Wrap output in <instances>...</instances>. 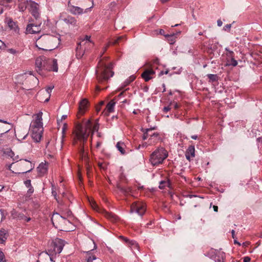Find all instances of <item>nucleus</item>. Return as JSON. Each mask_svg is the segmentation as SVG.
Instances as JSON below:
<instances>
[{"label": "nucleus", "instance_id": "0eeeda50", "mask_svg": "<svg viewBox=\"0 0 262 262\" xmlns=\"http://www.w3.org/2000/svg\"><path fill=\"white\" fill-rule=\"evenodd\" d=\"M64 246V241L60 238H56L48 246V253L51 255L60 253Z\"/></svg>", "mask_w": 262, "mask_h": 262}, {"label": "nucleus", "instance_id": "423d86ee", "mask_svg": "<svg viewBox=\"0 0 262 262\" xmlns=\"http://www.w3.org/2000/svg\"><path fill=\"white\" fill-rule=\"evenodd\" d=\"M168 157V152L163 147H159L150 155L149 161L153 166L162 164Z\"/></svg>", "mask_w": 262, "mask_h": 262}, {"label": "nucleus", "instance_id": "c9c22d12", "mask_svg": "<svg viewBox=\"0 0 262 262\" xmlns=\"http://www.w3.org/2000/svg\"><path fill=\"white\" fill-rule=\"evenodd\" d=\"M7 51L12 54L17 55L19 54L20 52L18 50H16L15 49L10 48L7 50Z\"/></svg>", "mask_w": 262, "mask_h": 262}, {"label": "nucleus", "instance_id": "2f4dec72", "mask_svg": "<svg viewBox=\"0 0 262 262\" xmlns=\"http://www.w3.org/2000/svg\"><path fill=\"white\" fill-rule=\"evenodd\" d=\"M53 89V86H49L44 92L47 94H48V97L46 99V100H45V102H47V101H49V98H50V93H51V91H52Z\"/></svg>", "mask_w": 262, "mask_h": 262}, {"label": "nucleus", "instance_id": "9d476101", "mask_svg": "<svg viewBox=\"0 0 262 262\" xmlns=\"http://www.w3.org/2000/svg\"><path fill=\"white\" fill-rule=\"evenodd\" d=\"M146 211V206L142 202H134L130 207V212H136L140 215L144 214Z\"/></svg>", "mask_w": 262, "mask_h": 262}, {"label": "nucleus", "instance_id": "39448f33", "mask_svg": "<svg viewBox=\"0 0 262 262\" xmlns=\"http://www.w3.org/2000/svg\"><path fill=\"white\" fill-rule=\"evenodd\" d=\"M112 66L111 64L106 66L103 64L101 61H99L98 68L96 71L97 79L99 82L106 80L113 76L114 73L111 70Z\"/></svg>", "mask_w": 262, "mask_h": 262}, {"label": "nucleus", "instance_id": "13d9d810", "mask_svg": "<svg viewBox=\"0 0 262 262\" xmlns=\"http://www.w3.org/2000/svg\"><path fill=\"white\" fill-rule=\"evenodd\" d=\"M213 210L215 212H217L218 210V207L217 206H213Z\"/></svg>", "mask_w": 262, "mask_h": 262}, {"label": "nucleus", "instance_id": "c756f323", "mask_svg": "<svg viewBox=\"0 0 262 262\" xmlns=\"http://www.w3.org/2000/svg\"><path fill=\"white\" fill-rule=\"evenodd\" d=\"M89 202L93 209L97 211H100V209L99 208V207L98 206L97 204H96L94 200H93L92 199L91 200H89Z\"/></svg>", "mask_w": 262, "mask_h": 262}, {"label": "nucleus", "instance_id": "338daca9", "mask_svg": "<svg viewBox=\"0 0 262 262\" xmlns=\"http://www.w3.org/2000/svg\"><path fill=\"white\" fill-rule=\"evenodd\" d=\"M10 128H6V131L5 132V133H6L7 132H8L10 130Z\"/></svg>", "mask_w": 262, "mask_h": 262}, {"label": "nucleus", "instance_id": "774afa93", "mask_svg": "<svg viewBox=\"0 0 262 262\" xmlns=\"http://www.w3.org/2000/svg\"><path fill=\"white\" fill-rule=\"evenodd\" d=\"M104 104V102L103 101H101L100 102L99 104L100 106L103 105Z\"/></svg>", "mask_w": 262, "mask_h": 262}, {"label": "nucleus", "instance_id": "5701e85b", "mask_svg": "<svg viewBox=\"0 0 262 262\" xmlns=\"http://www.w3.org/2000/svg\"><path fill=\"white\" fill-rule=\"evenodd\" d=\"M103 213L106 218L112 222L116 221L118 220V216L112 212H108L105 210H103Z\"/></svg>", "mask_w": 262, "mask_h": 262}, {"label": "nucleus", "instance_id": "c03bdc74", "mask_svg": "<svg viewBox=\"0 0 262 262\" xmlns=\"http://www.w3.org/2000/svg\"><path fill=\"white\" fill-rule=\"evenodd\" d=\"M12 0H0V4L4 5L6 3H10Z\"/></svg>", "mask_w": 262, "mask_h": 262}, {"label": "nucleus", "instance_id": "6e6d98bb", "mask_svg": "<svg viewBox=\"0 0 262 262\" xmlns=\"http://www.w3.org/2000/svg\"><path fill=\"white\" fill-rule=\"evenodd\" d=\"M217 24L218 26H219V27L222 26V24H223L222 21L220 19H219L217 21Z\"/></svg>", "mask_w": 262, "mask_h": 262}, {"label": "nucleus", "instance_id": "412c9836", "mask_svg": "<svg viewBox=\"0 0 262 262\" xmlns=\"http://www.w3.org/2000/svg\"><path fill=\"white\" fill-rule=\"evenodd\" d=\"M225 253L222 251H215L213 259L215 262H225Z\"/></svg>", "mask_w": 262, "mask_h": 262}, {"label": "nucleus", "instance_id": "79ce46f5", "mask_svg": "<svg viewBox=\"0 0 262 262\" xmlns=\"http://www.w3.org/2000/svg\"><path fill=\"white\" fill-rule=\"evenodd\" d=\"M66 119V115H63L62 117H61V119L60 120V119H57V125H58V128L59 127V126H60V123L61 122H62V120H64Z\"/></svg>", "mask_w": 262, "mask_h": 262}, {"label": "nucleus", "instance_id": "6ab92c4d", "mask_svg": "<svg viewBox=\"0 0 262 262\" xmlns=\"http://www.w3.org/2000/svg\"><path fill=\"white\" fill-rule=\"evenodd\" d=\"M195 156V148L193 145L189 146L185 152L186 158L190 161V160Z\"/></svg>", "mask_w": 262, "mask_h": 262}, {"label": "nucleus", "instance_id": "f03ea898", "mask_svg": "<svg viewBox=\"0 0 262 262\" xmlns=\"http://www.w3.org/2000/svg\"><path fill=\"white\" fill-rule=\"evenodd\" d=\"M35 66L36 71L41 75H45L46 71H58L57 60L47 59L45 56L37 57L36 59Z\"/></svg>", "mask_w": 262, "mask_h": 262}, {"label": "nucleus", "instance_id": "4d7b16f0", "mask_svg": "<svg viewBox=\"0 0 262 262\" xmlns=\"http://www.w3.org/2000/svg\"><path fill=\"white\" fill-rule=\"evenodd\" d=\"M231 233H232V236L233 238H235V231L234 230H232L231 231Z\"/></svg>", "mask_w": 262, "mask_h": 262}, {"label": "nucleus", "instance_id": "58836bf2", "mask_svg": "<svg viewBox=\"0 0 262 262\" xmlns=\"http://www.w3.org/2000/svg\"><path fill=\"white\" fill-rule=\"evenodd\" d=\"M33 192H34V189L32 186H31L30 187H29V188L27 191V196H28V197L30 196Z\"/></svg>", "mask_w": 262, "mask_h": 262}, {"label": "nucleus", "instance_id": "3c124183", "mask_svg": "<svg viewBox=\"0 0 262 262\" xmlns=\"http://www.w3.org/2000/svg\"><path fill=\"white\" fill-rule=\"evenodd\" d=\"M251 258L248 256H245L243 258L244 262H250Z\"/></svg>", "mask_w": 262, "mask_h": 262}, {"label": "nucleus", "instance_id": "5fc2aeb1", "mask_svg": "<svg viewBox=\"0 0 262 262\" xmlns=\"http://www.w3.org/2000/svg\"><path fill=\"white\" fill-rule=\"evenodd\" d=\"M172 104L173 105V106L176 109L179 108V105L178 104V103L177 102H173V103H170V105H172Z\"/></svg>", "mask_w": 262, "mask_h": 262}, {"label": "nucleus", "instance_id": "aec40b11", "mask_svg": "<svg viewBox=\"0 0 262 262\" xmlns=\"http://www.w3.org/2000/svg\"><path fill=\"white\" fill-rule=\"evenodd\" d=\"M48 163H40L38 167H37L38 172L40 176H43L45 174H46L48 170Z\"/></svg>", "mask_w": 262, "mask_h": 262}, {"label": "nucleus", "instance_id": "4c0bfd02", "mask_svg": "<svg viewBox=\"0 0 262 262\" xmlns=\"http://www.w3.org/2000/svg\"><path fill=\"white\" fill-rule=\"evenodd\" d=\"M0 262H6L4 253L0 250Z\"/></svg>", "mask_w": 262, "mask_h": 262}, {"label": "nucleus", "instance_id": "473e14b6", "mask_svg": "<svg viewBox=\"0 0 262 262\" xmlns=\"http://www.w3.org/2000/svg\"><path fill=\"white\" fill-rule=\"evenodd\" d=\"M8 25L9 27L11 29L15 30V28L17 27L16 25L15 22H14L12 19H10L8 21Z\"/></svg>", "mask_w": 262, "mask_h": 262}, {"label": "nucleus", "instance_id": "393cba45", "mask_svg": "<svg viewBox=\"0 0 262 262\" xmlns=\"http://www.w3.org/2000/svg\"><path fill=\"white\" fill-rule=\"evenodd\" d=\"M125 147V145L123 142H118L116 144L117 148L121 154H124L125 153V151L124 150Z\"/></svg>", "mask_w": 262, "mask_h": 262}, {"label": "nucleus", "instance_id": "bb28decb", "mask_svg": "<svg viewBox=\"0 0 262 262\" xmlns=\"http://www.w3.org/2000/svg\"><path fill=\"white\" fill-rule=\"evenodd\" d=\"M62 136L61 140V148H63L64 146V138L66 136V122L63 123V126L62 128Z\"/></svg>", "mask_w": 262, "mask_h": 262}, {"label": "nucleus", "instance_id": "052dcab7", "mask_svg": "<svg viewBox=\"0 0 262 262\" xmlns=\"http://www.w3.org/2000/svg\"><path fill=\"white\" fill-rule=\"evenodd\" d=\"M0 122H2V123H5V124H9V123H8L7 121L2 120V119H0Z\"/></svg>", "mask_w": 262, "mask_h": 262}, {"label": "nucleus", "instance_id": "7ed1b4c3", "mask_svg": "<svg viewBox=\"0 0 262 262\" xmlns=\"http://www.w3.org/2000/svg\"><path fill=\"white\" fill-rule=\"evenodd\" d=\"M59 43L58 37L49 34L41 35L36 41L38 49L45 51H51Z\"/></svg>", "mask_w": 262, "mask_h": 262}, {"label": "nucleus", "instance_id": "2eb2a0df", "mask_svg": "<svg viewBox=\"0 0 262 262\" xmlns=\"http://www.w3.org/2000/svg\"><path fill=\"white\" fill-rule=\"evenodd\" d=\"M155 75V72L152 69L145 70L141 75L142 78L145 81H148L149 80L152 79Z\"/></svg>", "mask_w": 262, "mask_h": 262}, {"label": "nucleus", "instance_id": "ea45409f", "mask_svg": "<svg viewBox=\"0 0 262 262\" xmlns=\"http://www.w3.org/2000/svg\"><path fill=\"white\" fill-rule=\"evenodd\" d=\"M130 245L132 246V248H136L137 249H138L139 246L138 244L135 242V241H131L130 242Z\"/></svg>", "mask_w": 262, "mask_h": 262}, {"label": "nucleus", "instance_id": "09e8293b", "mask_svg": "<svg viewBox=\"0 0 262 262\" xmlns=\"http://www.w3.org/2000/svg\"><path fill=\"white\" fill-rule=\"evenodd\" d=\"M66 214H67V217H71L72 216V212L70 210H67Z\"/></svg>", "mask_w": 262, "mask_h": 262}, {"label": "nucleus", "instance_id": "b1692460", "mask_svg": "<svg viewBox=\"0 0 262 262\" xmlns=\"http://www.w3.org/2000/svg\"><path fill=\"white\" fill-rule=\"evenodd\" d=\"M81 43H78L76 48V57L78 59L81 58L84 54V51L81 49Z\"/></svg>", "mask_w": 262, "mask_h": 262}, {"label": "nucleus", "instance_id": "864d4df0", "mask_svg": "<svg viewBox=\"0 0 262 262\" xmlns=\"http://www.w3.org/2000/svg\"><path fill=\"white\" fill-rule=\"evenodd\" d=\"M22 219L24 220L25 221H26L27 222H29L31 220V218L30 217H27L25 216L23 217H22Z\"/></svg>", "mask_w": 262, "mask_h": 262}, {"label": "nucleus", "instance_id": "f704fd0d", "mask_svg": "<svg viewBox=\"0 0 262 262\" xmlns=\"http://www.w3.org/2000/svg\"><path fill=\"white\" fill-rule=\"evenodd\" d=\"M169 183L167 181H162L160 183L159 188L160 189H164L165 187L168 186Z\"/></svg>", "mask_w": 262, "mask_h": 262}, {"label": "nucleus", "instance_id": "49530a36", "mask_svg": "<svg viewBox=\"0 0 262 262\" xmlns=\"http://www.w3.org/2000/svg\"><path fill=\"white\" fill-rule=\"evenodd\" d=\"M25 184L26 185V186L28 187V188H29L31 186V180H28L27 181H26L25 182Z\"/></svg>", "mask_w": 262, "mask_h": 262}, {"label": "nucleus", "instance_id": "9b49d317", "mask_svg": "<svg viewBox=\"0 0 262 262\" xmlns=\"http://www.w3.org/2000/svg\"><path fill=\"white\" fill-rule=\"evenodd\" d=\"M51 220L54 226L56 228L62 230L61 227L64 223V218L56 213L53 214Z\"/></svg>", "mask_w": 262, "mask_h": 262}, {"label": "nucleus", "instance_id": "72a5a7b5", "mask_svg": "<svg viewBox=\"0 0 262 262\" xmlns=\"http://www.w3.org/2000/svg\"><path fill=\"white\" fill-rule=\"evenodd\" d=\"M68 198V200H69L71 204L74 203L75 202V199H74L73 195L71 194V193L69 192H68L67 191V198Z\"/></svg>", "mask_w": 262, "mask_h": 262}, {"label": "nucleus", "instance_id": "a19ab883", "mask_svg": "<svg viewBox=\"0 0 262 262\" xmlns=\"http://www.w3.org/2000/svg\"><path fill=\"white\" fill-rule=\"evenodd\" d=\"M110 46V42L107 43L105 47L103 48V51L101 53V56L105 53V52L107 50L109 46Z\"/></svg>", "mask_w": 262, "mask_h": 262}, {"label": "nucleus", "instance_id": "6e6552de", "mask_svg": "<svg viewBox=\"0 0 262 262\" xmlns=\"http://www.w3.org/2000/svg\"><path fill=\"white\" fill-rule=\"evenodd\" d=\"M154 129L155 127L147 129L146 132L144 134L143 136V140H146L149 138L148 142L149 145L157 143L160 139L159 133H151L152 130Z\"/></svg>", "mask_w": 262, "mask_h": 262}, {"label": "nucleus", "instance_id": "69168bd1", "mask_svg": "<svg viewBox=\"0 0 262 262\" xmlns=\"http://www.w3.org/2000/svg\"><path fill=\"white\" fill-rule=\"evenodd\" d=\"M234 244H238V245H241V244L239 242H238L236 239H234Z\"/></svg>", "mask_w": 262, "mask_h": 262}, {"label": "nucleus", "instance_id": "1a4fd4ad", "mask_svg": "<svg viewBox=\"0 0 262 262\" xmlns=\"http://www.w3.org/2000/svg\"><path fill=\"white\" fill-rule=\"evenodd\" d=\"M25 8H28L29 12L34 17L37 19L39 16V5L37 3L32 0H29L26 2Z\"/></svg>", "mask_w": 262, "mask_h": 262}, {"label": "nucleus", "instance_id": "a878e982", "mask_svg": "<svg viewBox=\"0 0 262 262\" xmlns=\"http://www.w3.org/2000/svg\"><path fill=\"white\" fill-rule=\"evenodd\" d=\"M76 226L69 220H67V232H70L75 230Z\"/></svg>", "mask_w": 262, "mask_h": 262}, {"label": "nucleus", "instance_id": "ddd939ff", "mask_svg": "<svg viewBox=\"0 0 262 262\" xmlns=\"http://www.w3.org/2000/svg\"><path fill=\"white\" fill-rule=\"evenodd\" d=\"M225 51L227 52V66H232L235 67L237 64V61L234 59V52L230 50L228 48H225Z\"/></svg>", "mask_w": 262, "mask_h": 262}, {"label": "nucleus", "instance_id": "0e129e2a", "mask_svg": "<svg viewBox=\"0 0 262 262\" xmlns=\"http://www.w3.org/2000/svg\"><path fill=\"white\" fill-rule=\"evenodd\" d=\"M257 140L258 141V142H262V137H259L257 139Z\"/></svg>", "mask_w": 262, "mask_h": 262}, {"label": "nucleus", "instance_id": "c85d7f7f", "mask_svg": "<svg viewBox=\"0 0 262 262\" xmlns=\"http://www.w3.org/2000/svg\"><path fill=\"white\" fill-rule=\"evenodd\" d=\"M67 25L75 26L76 25V20L73 17L68 16L67 18Z\"/></svg>", "mask_w": 262, "mask_h": 262}, {"label": "nucleus", "instance_id": "cd10ccee", "mask_svg": "<svg viewBox=\"0 0 262 262\" xmlns=\"http://www.w3.org/2000/svg\"><path fill=\"white\" fill-rule=\"evenodd\" d=\"M116 102L114 100H112L106 105V108L107 111L109 112H113L114 111L115 105Z\"/></svg>", "mask_w": 262, "mask_h": 262}, {"label": "nucleus", "instance_id": "dca6fc26", "mask_svg": "<svg viewBox=\"0 0 262 262\" xmlns=\"http://www.w3.org/2000/svg\"><path fill=\"white\" fill-rule=\"evenodd\" d=\"M19 164L24 167L23 171L21 172V173H23L30 172L34 168L32 163L26 160H20Z\"/></svg>", "mask_w": 262, "mask_h": 262}, {"label": "nucleus", "instance_id": "680f3d73", "mask_svg": "<svg viewBox=\"0 0 262 262\" xmlns=\"http://www.w3.org/2000/svg\"><path fill=\"white\" fill-rule=\"evenodd\" d=\"M191 138L196 140L198 138V136L196 135H193L191 136Z\"/></svg>", "mask_w": 262, "mask_h": 262}, {"label": "nucleus", "instance_id": "a211bd4d", "mask_svg": "<svg viewBox=\"0 0 262 262\" xmlns=\"http://www.w3.org/2000/svg\"><path fill=\"white\" fill-rule=\"evenodd\" d=\"M40 30V26H35L31 24L28 25L26 28V32L29 34L37 33L39 32Z\"/></svg>", "mask_w": 262, "mask_h": 262}, {"label": "nucleus", "instance_id": "4be33fe9", "mask_svg": "<svg viewBox=\"0 0 262 262\" xmlns=\"http://www.w3.org/2000/svg\"><path fill=\"white\" fill-rule=\"evenodd\" d=\"M8 236V232L4 229L0 230V244H3L5 243Z\"/></svg>", "mask_w": 262, "mask_h": 262}, {"label": "nucleus", "instance_id": "4468645a", "mask_svg": "<svg viewBox=\"0 0 262 262\" xmlns=\"http://www.w3.org/2000/svg\"><path fill=\"white\" fill-rule=\"evenodd\" d=\"M69 7L70 8V11L73 14H82L83 13H86L88 11H91V9L93 7L92 6L91 7L85 9L83 10V9L76 6H70V3L68 4Z\"/></svg>", "mask_w": 262, "mask_h": 262}, {"label": "nucleus", "instance_id": "f257e3e1", "mask_svg": "<svg viewBox=\"0 0 262 262\" xmlns=\"http://www.w3.org/2000/svg\"><path fill=\"white\" fill-rule=\"evenodd\" d=\"M99 124L97 121L94 124H92L90 119L83 121V125L78 123L76 124L74 130V142L79 141L82 145L79 150V155L82 160L87 161V153L85 152L82 145L87 141L88 138L90 133L92 135L95 131L97 132L99 129Z\"/></svg>", "mask_w": 262, "mask_h": 262}, {"label": "nucleus", "instance_id": "20e7f679", "mask_svg": "<svg viewBox=\"0 0 262 262\" xmlns=\"http://www.w3.org/2000/svg\"><path fill=\"white\" fill-rule=\"evenodd\" d=\"M42 116V112L36 114L35 120L31 122L30 127L32 138L37 143L40 142L42 137L43 129Z\"/></svg>", "mask_w": 262, "mask_h": 262}, {"label": "nucleus", "instance_id": "e433bc0d", "mask_svg": "<svg viewBox=\"0 0 262 262\" xmlns=\"http://www.w3.org/2000/svg\"><path fill=\"white\" fill-rule=\"evenodd\" d=\"M90 38H91V37L90 36L86 35L84 37V38L82 40V41L81 42H80L79 43H81V44L83 42H85V43L91 42V41L90 40Z\"/></svg>", "mask_w": 262, "mask_h": 262}, {"label": "nucleus", "instance_id": "de8ad7c7", "mask_svg": "<svg viewBox=\"0 0 262 262\" xmlns=\"http://www.w3.org/2000/svg\"><path fill=\"white\" fill-rule=\"evenodd\" d=\"M25 6H26V4L20 5L19 6V8L20 10L21 11H24V10H25L26 9V8H25Z\"/></svg>", "mask_w": 262, "mask_h": 262}, {"label": "nucleus", "instance_id": "8fccbe9b", "mask_svg": "<svg viewBox=\"0 0 262 262\" xmlns=\"http://www.w3.org/2000/svg\"><path fill=\"white\" fill-rule=\"evenodd\" d=\"M231 27V24H229V25H226V26H225L224 27V29L225 30H230V28Z\"/></svg>", "mask_w": 262, "mask_h": 262}, {"label": "nucleus", "instance_id": "37998d69", "mask_svg": "<svg viewBox=\"0 0 262 262\" xmlns=\"http://www.w3.org/2000/svg\"><path fill=\"white\" fill-rule=\"evenodd\" d=\"M125 36H120L119 37H118L113 43L112 44L113 45H115L117 43H118L122 39H123V38H124Z\"/></svg>", "mask_w": 262, "mask_h": 262}, {"label": "nucleus", "instance_id": "603ef678", "mask_svg": "<svg viewBox=\"0 0 262 262\" xmlns=\"http://www.w3.org/2000/svg\"><path fill=\"white\" fill-rule=\"evenodd\" d=\"M170 109L171 108L169 106H165L163 108V112H164L165 113H167V112L170 111Z\"/></svg>", "mask_w": 262, "mask_h": 262}, {"label": "nucleus", "instance_id": "f3484780", "mask_svg": "<svg viewBox=\"0 0 262 262\" xmlns=\"http://www.w3.org/2000/svg\"><path fill=\"white\" fill-rule=\"evenodd\" d=\"M51 254L47 252H42L39 254L37 262H52Z\"/></svg>", "mask_w": 262, "mask_h": 262}, {"label": "nucleus", "instance_id": "e2e57ef3", "mask_svg": "<svg viewBox=\"0 0 262 262\" xmlns=\"http://www.w3.org/2000/svg\"><path fill=\"white\" fill-rule=\"evenodd\" d=\"M164 31L162 29H160V31H159V33L160 34H164Z\"/></svg>", "mask_w": 262, "mask_h": 262}, {"label": "nucleus", "instance_id": "7c9ffc66", "mask_svg": "<svg viewBox=\"0 0 262 262\" xmlns=\"http://www.w3.org/2000/svg\"><path fill=\"white\" fill-rule=\"evenodd\" d=\"M207 77L209 79L210 81L212 82L216 81L218 80V76L216 74H209L207 75Z\"/></svg>", "mask_w": 262, "mask_h": 262}, {"label": "nucleus", "instance_id": "bf43d9fd", "mask_svg": "<svg viewBox=\"0 0 262 262\" xmlns=\"http://www.w3.org/2000/svg\"><path fill=\"white\" fill-rule=\"evenodd\" d=\"M4 46H5L4 43L0 40V49H2Z\"/></svg>", "mask_w": 262, "mask_h": 262}, {"label": "nucleus", "instance_id": "a18cd8bd", "mask_svg": "<svg viewBox=\"0 0 262 262\" xmlns=\"http://www.w3.org/2000/svg\"><path fill=\"white\" fill-rule=\"evenodd\" d=\"M96 259V256L93 255L92 256L89 257L88 258L86 262H93V261Z\"/></svg>", "mask_w": 262, "mask_h": 262}, {"label": "nucleus", "instance_id": "f8f14e48", "mask_svg": "<svg viewBox=\"0 0 262 262\" xmlns=\"http://www.w3.org/2000/svg\"><path fill=\"white\" fill-rule=\"evenodd\" d=\"M89 107V101L85 98L82 99L79 103L78 112L77 117L80 118L81 116L85 114Z\"/></svg>", "mask_w": 262, "mask_h": 262}]
</instances>
